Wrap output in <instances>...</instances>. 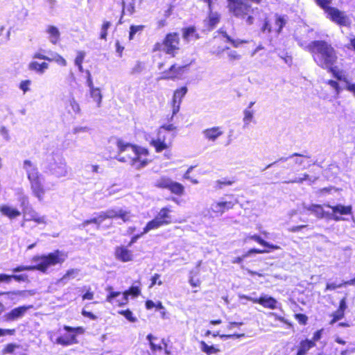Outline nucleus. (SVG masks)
Segmentation results:
<instances>
[{"mask_svg": "<svg viewBox=\"0 0 355 355\" xmlns=\"http://www.w3.org/2000/svg\"><path fill=\"white\" fill-rule=\"evenodd\" d=\"M270 252V250H259V249L253 248V249H250V250H248V252L244 254V257H248L253 253L263 254V253H268Z\"/></svg>", "mask_w": 355, "mask_h": 355, "instance_id": "6e6d98bb", "label": "nucleus"}, {"mask_svg": "<svg viewBox=\"0 0 355 355\" xmlns=\"http://www.w3.org/2000/svg\"><path fill=\"white\" fill-rule=\"evenodd\" d=\"M200 348L202 352H205L207 355L216 354L219 352V349L216 348L214 345H208L205 341L200 343Z\"/></svg>", "mask_w": 355, "mask_h": 355, "instance_id": "4c0bfd02", "label": "nucleus"}, {"mask_svg": "<svg viewBox=\"0 0 355 355\" xmlns=\"http://www.w3.org/2000/svg\"><path fill=\"white\" fill-rule=\"evenodd\" d=\"M335 76L337 78L338 80L340 81H343L345 83V87L348 91V85H354V83H350L348 79L347 78L345 74L343 73L342 71H338L335 73Z\"/></svg>", "mask_w": 355, "mask_h": 355, "instance_id": "79ce46f5", "label": "nucleus"}, {"mask_svg": "<svg viewBox=\"0 0 355 355\" xmlns=\"http://www.w3.org/2000/svg\"><path fill=\"white\" fill-rule=\"evenodd\" d=\"M162 226H163L162 223H161L157 218H155L147 223L146 227L144 228L142 234H146L150 230L158 229Z\"/></svg>", "mask_w": 355, "mask_h": 355, "instance_id": "c9c22d12", "label": "nucleus"}, {"mask_svg": "<svg viewBox=\"0 0 355 355\" xmlns=\"http://www.w3.org/2000/svg\"><path fill=\"white\" fill-rule=\"evenodd\" d=\"M220 18V15L218 12L210 10L207 19L205 20L208 29L214 28L218 24Z\"/></svg>", "mask_w": 355, "mask_h": 355, "instance_id": "cd10ccee", "label": "nucleus"}, {"mask_svg": "<svg viewBox=\"0 0 355 355\" xmlns=\"http://www.w3.org/2000/svg\"><path fill=\"white\" fill-rule=\"evenodd\" d=\"M133 217L132 213L127 209L116 207L114 209H107L105 211H102L98 214L96 216L89 220H85L80 227L84 228L90 223H95L98 225H100L107 218H120L123 222L130 220Z\"/></svg>", "mask_w": 355, "mask_h": 355, "instance_id": "39448f33", "label": "nucleus"}, {"mask_svg": "<svg viewBox=\"0 0 355 355\" xmlns=\"http://www.w3.org/2000/svg\"><path fill=\"white\" fill-rule=\"evenodd\" d=\"M315 346L312 340H305L300 343L297 355H304L311 347Z\"/></svg>", "mask_w": 355, "mask_h": 355, "instance_id": "7c9ffc66", "label": "nucleus"}, {"mask_svg": "<svg viewBox=\"0 0 355 355\" xmlns=\"http://www.w3.org/2000/svg\"><path fill=\"white\" fill-rule=\"evenodd\" d=\"M135 1L131 0V2L126 3L124 0H121L120 3L122 6V15L128 13L132 15L135 11Z\"/></svg>", "mask_w": 355, "mask_h": 355, "instance_id": "58836bf2", "label": "nucleus"}, {"mask_svg": "<svg viewBox=\"0 0 355 355\" xmlns=\"http://www.w3.org/2000/svg\"><path fill=\"white\" fill-rule=\"evenodd\" d=\"M183 37L187 42L194 41L198 37L193 27L186 28L183 32Z\"/></svg>", "mask_w": 355, "mask_h": 355, "instance_id": "e433bc0d", "label": "nucleus"}, {"mask_svg": "<svg viewBox=\"0 0 355 355\" xmlns=\"http://www.w3.org/2000/svg\"><path fill=\"white\" fill-rule=\"evenodd\" d=\"M78 272H79V270L78 269H70L62 277L60 281H64V280H68L70 279H73L77 277V275H78Z\"/></svg>", "mask_w": 355, "mask_h": 355, "instance_id": "c03bdc74", "label": "nucleus"}, {"mask_svg": "<svg viewBox=\"0 0 355 355\" xmlns=\"http://www.w3.org/2000/svg\"><path fill=\"white\" fill-rule=\"evenodd\" d=\"M107 290L109 291V294L106 298L108 302L115 304L118 306H123L128 303V297L127 293L124 292L121 293L120 292L112 291L111 287H109Z\"/></svg>", "mask_w": 355, "mask_h": 355, "instance_id": "a211bd4d", "label": "nucleus"}, {"mask_svg": "<svg viewBox=\"0 0 355 355\" xmlns=\"http://www.w3.org/2000/svg\"><path fill=\"white\" fill-rule=\"evenodd\" d=\"M144 28V26H131L130 28V33H129V40H133L135 35L138 33L141 32Z\"/></svg>", "mask_w": 355, "mask_h": 355, "instance_id": "de8ad7c7", "label": "nucleus"}, {"mask_svg": "<svg viewBox=\"0 0 355 355\" xmlns=\"http://www.w3.org/2000/svg\"><path fill=\"white\" fill-rule=\"evenodd\" d=\"M254 110L250 109H245L243 110V127L247 128L248 125L253 122L254 116Z\"/></svg>", "mask_w": 355, "mask_h": 355, "instance_id": "72a5a7b5", "label": "nucleus"}, {"mask_svg": "<svg viewBox=\"0 0 355 355\" xmlns=\"http://www.w3.org/2000/svg\"><path fill=\"white\" fill-rule=\"evenodd\" d=\"M46 224V217L45 216H41L32 208H26L23 210L21 227L33 229L36 225Z\"/></svg>", "mask_w": 355, "mask_h": 355, "instance_id": "6e6552de", "label": "nucleus"}, {"mask_svg": "<svg viewBox=\"0 0 355 355\" xmlns=\"http://www.w3.org/2000/svg\"><path fill=\"white\" fill-rule=\"evenodd\" d=\"M344 316V311L342 310H337L335 313L334 314V319L332 320V322H335L337 320H340Z\"/></svg>", "mask_w": 355, "mask_h": 355, "instance_id": "69168bd1", "label": "nucleus"}, {"mask_svg": "<svg viewBox=\"0 0 355 355\" xmlns=\"http://www.w3.org/2000/svg\"><path fill=\"white\" fill-rule=\"evenodd\" d=\"M304 207L315 214L318 218H322L324 216L323 207L320 205H304Z\"/></svg>", "mask_w": 355, "mask_h": 355, "instance_id": "473e14b6", "label": "nucleus"}, {"mask_svg": "<svg viewBox=\"0 0 355 355\" xmlns=\"http://www.w3.org/2000/svg\"><path fill=\"white\" fill-rule=\"evenodd\" d=\"M64 329L66 331V333L58 337L56 340L58 344L64 346L76 343V336L84 333V329L81 327H71L65 325L64 326Z\"/></svg>", "mask_w": 355, "mask_h": 355, "instance_id": "9d476101", "label": "nucleus"}, {"mask_svg": "<svg viewBox=\"0 0 355 355\" xmlns=\"http://www.w3.org/2000/svg\"><path fill=\"white\" fill-rule=\"evenodd\" d=\"M67 108L69 112H72L75 114H78L80 113V105L73 96H71L69 98Z\"/></svg>", "mask_w": 355, "mask_h": 355, "instance_id": "2f4dec72", "label": "nucleus"}, {"mask_svg": "<svg viewBox=\"0 0 355 355\" xmlns=\"http://www.w3.org/2000/svg\"><path fill=\"white\" fill-rule=\"evenodd\" d=\"M48 40L53 44H57L60 40V32L55 26L49 25L46 28Z\"/></svg>", "mask_w": 355, "mask_h": 355, "instance_id": "5701e85b", "label": "nucleus"}, {"mask_svg": "<svg viewBox=\"0 0 355 355\" xmlns=\"http://www.w3.org/2000/svg\"><path fill=\"white\" fill-rule=\"evenodd\" d=\"M115 258L122 262H129L133 260L134 254L128 246L120 245L115 248Z\"/></svg>", "mask_w": 355, "mask_h": 355, "instance_id": "6ab92c4d", "label": "nucleus"}, {"mask_svg": "<svg viewBox=\"0 0 355 355\" xmlns=\"http://www.w3.org/2000/svg\"><path fill=\"white\" fill-rule=\"evenodd\" d=\"M155 186L159 189L169 190L172 193L182 196L184 192V187L167 176H161L155 182Z\"/></svg>", "mask_w": 355, "mask_h": 355, "instance_id": "1a4fd4ad", "label": "nucleus"}, {"mask_svg": "<svg viewBox=\"0 0 355 355\" xmlns=\"http://www.w3.org/2000/svg\"><path fill=\"white\" fill-rule=\"evenodd\" d=\"M307 48L315 63L322 68H331L337 59L335 50L326 42L314 41Z\"/></svg>", "mask_w": 355, "mask_h": 355, "instance_id": "f03ea898", "label": "nucleus"}, {"mask_svg": "<svg viewBox=\"0 0 355 355\" xmlns=\"http://www.w3.org/2000/svg\"><path fill=\"white\" fill-rule=\"evenodd\" d=\"M23 168L26 173L33 195L40 202L43 201L46 193L44 185V178L40 173L36 164L31 160L26 159L24 161Z\"/></svg>", "mask_w": 355, "mask_h": 355, "instance_id": "7ed1b4c3", "label": "nucleus"}, {"mask_svg": "<svg viewBox=\"0 0 355 355\" xmlns=\"http://www.w3.org/2000/svg\"><path fill=\"white\" fill-rule=\"evenodd\" d=\"M67 258V254L65 252L58 250L48 254L35 256L32 262L35 263L36 270L46 272L50 268L62 264Z\"/></svg>", "mask_w": 355, "mask_h": 355, "instance_id": "20e7f679", "label": "nucleus"}, {"mask_svg": "<svg viewBox=\"0 0 355 355\" xmlns=\"http://www.w3.org/2000/svg\"><path fill=\"white\" fill-rule=\"evenodd\" d=\"M248 240H253L260 244L262 246L267 247L271 250H279L280 247L277 245L271 244L267 242L266 240L262 239L259 235L257 234H248L244 239V242H248Z\"/></svg>", "mask_w": 355, "mask_h": 355, "instance_id": "393cba45", "label": "nucleus"}, {"mask_svg": "<svg viewBox=\"0 0 355 355\" xmlns=\"http://www.w3.org/2000/svg\"><path fill=\"white\" fill-rule=\"evenodd\" d=\"M31 81L29 80H22L19 84V89L23 92L24 94L26 93L30 90V86Z\"/></svg>", "mask_w": 355, "mask_h": 355, "instance_id": "8fccbe9b", "label": "nucleus"}, {"mask_svg": "<svg viewBox=\"0 0 355 355\" xmlns=\"http://www.w3.org/2000/svg\"><path fill=\"white\" fill-rule=\"evenodd\" d=\"M168 132H165L164 129H159L157 137L152 139L150 144L155 147L156 152L159 153L168 148L169 144L166 141Z\"/></svg>", "mask_w": 355, "mask_h": 355, "instance_id": "2eb2a0df", "label": "nucleus"}, {"mask_svg": "<svg viewBox=\"0 0 355 355\" xmlns=\"http://www.w3.org/2000/svg\"><path fill=\"white\" fill-rule=\"evenodd\" d=\"M202 134L205 140L215 142L223 135L224 129L222 126H213L203 130Z\"/></svg>", "mask_w": 355, "mask_h": 355, "instance_id": "f3484780", "label": "nucleus"}, {"mask_svg": "<svg viewBox=\"0 0 355 355\" xmlns=\"http://www.w3.org/2000/svg\"><path fill=\"white\" fill-rule=\"evenodd\" d=\"M316 178H311L309 175L307 174H304L302 175V177H299V178H296L295 179L291 180V181H289L288 182H291V183H302L303 181L304 180H308L310 183H313L315 181Z\"/></svg>", "mask_w": 355, "mask_h": 355, "instance_id": "37998d69", "label": "nucleus"}, {"mask_svg": "<svg viewBox=\"0 0 355 355\" xmlns=\"http://www.w3.org/2000/svg\"><path fill=\"white\" fill-rule=\"evenodd\" d=\"M119 313L123 315L128 321L135 322L137 321V318L133 315V313L129 309L119 311Z\"/></svg>", "mask_w": 355, "mask_h": 355, "instance_id": "a18cd8bd", "label": "nucleus"}, {"mask_svg": "<svg viewBox=\"0 0 355 355\" xmlns=\"http://www.w3.org/2000/svg\"><path fill=\"white\" fill-rule=\"evenodd\" d=\"M279 56L284 60V62L290 65L292 62V58L287 52H279L278 53Z\"/></svg>", "mask_w": 355, "mask_h": 355, "instance_id": "864d4df0", "label": "nucleus"}, {"mask_svg": "<svg viewBox=\"0 0 355 355\" xmlns=\"http://www.w3.org/2000/svg\"><path fill=\"white\" fill-rule=\"evenodd\" d=\"M343 286V284H336V283H327L326 285L325 291H332L335 290L338 288H341Z\"/></svg>", "mask_w": 355, "mask_h": 355, "instance_id": "e2e57ef3", "label": "nucleus"}, {"mask_svg": "<svg viewBox=\"0 0 355 355\" xmlns=\"http://www.w3.org/2000/svg\"><path fill=\"white\" fill-rule=\"evenodd\" d=\"M49 62H55L58 65L65 67L67 64V60L60 54L54 53L51 54V56L49 58Z\"/></svg>", "mask_w": 355, "mask_h": 355, "instance_id": "ea45409f", "label": "nucleus"}, {"mask_svg": "<svg viewBox=\"0 0 355 355\" xmlns=\"http://www.w3.org/2000/svg\"><path fill=\"white\" fill-rule=\"evenodd\" d=\"M324 12L328 19L339 26H349L352 23L349 16L336 8H327Z\"/></svg>", "mask_w": 355, "mask_h": 355, "instance_id": "9b49d317", "label": "nucleus"}, {"mask_svg": "<svg viewBox=\"0 0 355 355\" xmlns=\"http://www.w3.org/2000/svg\"><path fill=\"white\" fill-rule=\"evenodd\" d=\"M318 5L320 6V7L324 10V11H326V9L327 8H331V6H329V5L331 3V0H316Z\"/></svg>", "mask_w": 355, "mask_h": 355, "instance_id": "680f3d73", "label": "nucleus"}, {"mask_svg": "<svg viewBox=\"0 0 355 355\" xmlns=\"http://www.w3.org/2000/svg\"><path fill=\"white\" fill-rule=\"evenodd\" d=\"M147 340L150 343V349L153 351L161 350L164 345L166 347V344L164 343V340H159V338L154 337L152 334L147 336Z\"/></svg>", "mask_w": 355, "mask_h": 355, "instance_id": "c85d7f7f", "label": "nucleus"}, {"mask_svg": "<svg viewBox=\"0 0 355 355\" xmlns=\"http://www.w3.org/2000/svg\"><path fill=\"white\" fill-rule=\"evenodd\" d=\"M228 58L230 60H239L241 58V55L236 51H230L228 52Z\"/></svg>", "mask_w": 355, "mask_h": 355, "instance_id": "774afa93", "label": "nucleus"}, {"mask_svg": "<svg viewBox=\"0 0 355 355\" xmlns=\"http://www.w3.org/2000/svg\"><path fill=\"white\" fill-rule=\"evenodd\" d=\"M89 94L93 101L96 103L97 107H101L103 95L100 88L92 87V89H89Z\"/></svg>", "mask_w": 355, "mask_h": 355, "instance_id": "c756f323", "label": "nucleus"}, {"mask_svg": "<svg viewBox=\"0 0 355 355\" xmlns=\"http://www.w3.org/2000/svg\"><path fill=\"white\" fill-rule=\"evenodd\" d=\"M24 270H35V266H19L12 269V272H19Z\"/></svg>", "mask_w": 355, "mask_h": 355, "instance_id": "603ef678", "label": "nucleus"}, {"mask_svg": "<svg viewBox=\"0 0 355 355\" xmlns=\"http://www.w3.org/2000/svg\"><path fill=\"white\" fill-rule=\"evenodd\" d=\"M111 23L107 21H103L101 31V38L103 40H106L107 35V30L110 28Z\"/></svg>", "mask_w": 355, "mask_h": 355, "instance_id": "49530a36", "label": "nucleus"}, {"mask_svg": "<svg viewBox=\"0 0 355 355\" xmlns=\"http://www.w3.org/2000/svg\"><path fill=\"white\" fill-rule=\"evenodd\" d=\"M171 210L168 207H163L160 209L155 218H157L163 225H168L171 222L170 212Z\"/></svg>", "mask_w": 355, "mask_h": 355, "instance_id": "a878e982", "label": "nucleus"}, {"mask_svg": "<svg viewBox=\"0 0 355 355\" xmlns=\"http://www.w3.org/2000/svg\"><path fill=\"white\" fill-rule=\"evenodd\" d=\"M187 92V87H182L174 92L171 101L172 117L179 112L182 99Z\"/></svg>", "mask_w": 355, "mask_h": 355, "instance_id": "dca6fc26", "label": "nucleus"}, {"mask_svg": "<svg viewBox=\"0 0 355 355\" xmlns=\"http://www.w3.org/2000/svg\"><path fill=\"white\" fill-rule=\"evenodd\" d=\"M15 333V329H0V337L5 336L7 335H14Z\"/></svg>", "mask_w": 355, "mask_h": 355, "instance_id": "0e129e2a", "label": "nucleus"}, {"mask_svg": "<svg viewBox=\"0 0 355 355\" xmlns=\"http://www.w3.org/2000/svg\"><path fill=\"white\" fill-rule=\"evenodd\" d=\"M340 173L339 167L336 164H331L326 170V176L328 178H334Z\"/></svg>", "mask_w": 355, "mask_h": 355, "instance_id": "a19ab883", "label": "nucleus"}, {"mask_svg": "<svg viewBox=\"0 0 355 355\" xmlns=\"http://www.w3.org/2000/svg\"><path fill=\"white\" fill-rule=\"evenodd\" d=\"M46 171L56 178L67 175L68 169L65 159L60 155H52L47 159Z\"/></svg>", "mask_w": 355, "mask_h": 355, "instance_id": "423d86ee", "label": "nucleus"}, {"mask_svg": "<svg viewBox=\"0 0 355 355\" xmlns=\"http://www.w3.org/2000/svg\"><path fill=\"white\" fill-rule=\"evenodd\" d=\"M116 146L118 153L114 158L120 162L128 163L137 170L146 167L150 162L149 151L144 147L121 140L117 141Z\"/></svg>", "mask_w": 355, "mask_h": 355, "instance_id": "f257e3e1", "label": "nucleus"}, {"mask_svg": "<svg viewBox=\"0 0 355 355\" xmlns=\"http://www.w3.org/2000/svg\"><path fill=\"white\" fill-rule=\"evenodd\" d=\"M28 69L42 75L49 69V64L44 62L40 63L37 61H32L28 64Z\"/></svg>", "mask_w": 355, "mask_h": 355, "instance_id": "bb28decb", "label": "nucleus"}, {"mask_svg": "<svg viewBox=\"0 0 355 355\" xmlns=\"http://www.w3.org/2000/svg\"><path fill=\"white\" fill-rule=\"evenodd\" d=\"M286 24V19L284 16H275V23L273 26H271L268 21H265L263 26L261 28L263 32H267L268 33L275 32L279 34L282 28Z\"/></svg>", "mask_w": 355, "mask_h": 355, "instance_id": "4468645a", "label": "nucleus"}, {"mask_svg": "<svg viewBox=\"0 0 355 355\" xmlns=\"http://www.w3.org/2000/svg\"><path fill=\"white\" fill-rule=\"evenodd\" d=\"M18 347V345L15 344H8L6 346V347L3 350V354H11L14 352V350Z\"/></svg>", "mask_w": 355, "mask_h": 355, "instance_id": "13d9d810", "label": "nucleus"}, {"mask_svg": "<svg viewBox=\"0 0 355 355\" xmlns=\"http://www.w3.org/2000/svg\"><path fill=\"white\" fill-rule=\"evenodd\" d=\"M237 203V200H227L222 198L218 201L214 202L210 207V211L216 216H221L225 211L232 209Z\"/></svg>", "mask_w": 355, "mask_h": 355, "instance_id": "ddd939ff", "label": "nucleus"}, {"mask_svg": "<svg viewBox=\"0 0 355 355\" xmlns=\"http://www.w3.org/2000/svg\"><path fill=\"white\" fill-rule=\"evenodd\" d=\"M89 128L87 126H76L73 128L72 132L74 135L87 132Z\"/></svg>", "mask_w": 355, "mask_h": 355, "instance_id": "4d7b16f0", "label": "nucleus"}, {"mask_svg": "<svg viewBox=\"0 0 355 355\" xmlns=\"http://www.w3.org/2000/svg\"><path fill=\"white\" fill-rule=\"evenodd\" d=\"M26 277H27L24 275H7L5 274H0V282H10L11 279L17 282H24L26 280Z\"/></svg>", "mask_w": 355, "mask_h": 355, "instance_id": "f704fd0d", "label": "nucleus"}, {"mask_svg": "<svg viewBox=\"0 0 355 355\" xmlns=\"http://www.w3.org/2000/svg\"><path fill=\"white\" fill-rule=\"evenodd\" d=\"M179 36L176 33L168 34L162 42L155 44V51H162L167 54L174 56L179 49Z\"/></svg>", "mask_w": 355, "mask_h": 355, "instance_id": "0eeeda50", "label": "nucleus"}, {"mask_svg": "<svg viewBox=\"0 0 355 355\" xmlns=\"http://www.w3.org/2000/svg\"><path fill=\"white\" fill-rule=\"evenodd\" d=\"M0 212L10 219H14L21 215L19 209L9 205H0Z\"/></svg>", "mask_w": 355, "mask_h": 355, "instance_id": "b1692460", "label": "nucleus"}, {"mask_svg": "<svg viewBox=\"0 0 355 355\" xmlns=\"http://www.w3.org/2000/svg\"><path fill=\"white\" fill-rule=\"evenodd\" d=\"M32 306H21L12 309L10 312L3 315L4 320L7 322L17 320L24 316Z\"/></svg>", "mask_w": 355, "mask_h": 355, "instance_id": "aec40b11", "label": "nucleus"}, {"mask_svg": "<svg viewBox=\"0 0 355 355\" xmlns=\"http://www.w3.org/2000/svg\"><path fill=\"white\" fill-rule=\"evenodd\" d=\"M127 293V296L132 295L134 297L138 296L140 293V290L137 286H132L129 290L124 292Z\"/></svg>", "mask_w": 355, "mask_h": 355, "instance_id": "5fc2aeb1", "label": "nucleus"}, {"mask_svg": "<svg viewBox=\"0 0 355 355\" xmlns=\"http://www.w3.org/2000/svg\"><path fill=\"white\" fill-rule=\"evenodd\" d=\"M239 298L240 300H247L252 301L254 303H258L264 308L270 309H275L280 307V304L275 298L265 294H262L259 298L251 297L245 295L239 294Z\"/></svg>", "mask_w": 355, "mask_h": 355, "instance_id": "f8f14e48", "label": "nucleus"}, {"mask_svg": "<svg viewBox=\"0 0 355 355\" xmlns=\"http://www.w3.org/2000/svg\"><path fill=\"white\" fill-rule=\"evenodd\" d=\"M234 181L226 179L220 180L216 182V187L219 189H222L223 185H232Z\"/></svg>", "mask_w": 355, "mask_h": 355, "instance_id": "bf43d9fd", "label": "nucleus"}, {"mask_svg": "<svg viewBox=\"0 0 355 355\" xmlns=\"http://www.w3.org/2000/svg\"><path fill=\"white\" fill-rule=\"evenodd\" d=\"M85 57V53L84 51H78L76 57L74 60L75 65H80V64H83Z\"/></svg>", "mask_w": 355, "mask_h": 355, "instance_id": "3c124183", "label": "nucleus"}, {"mask_svg": "<svg viewBox=\"0 0 355 355\" xmlns=\"http://www.w3.org/2000/svg\"><path fill=\"white\" fill-rule=\"evenodd\" d=\"M221 33L223 34V37H226L227 41L230 42L234 47H238V46H239L240 44H241L245 42L244 41H242V40H232L226 33V32H223V31H221Z\"/></svg>", "mask_w": 355, "mask_h": 355, "instance_id": "09e8293b", "label": "nucleus"}, {"mask_svg": "<svg viewBox=\"0 0 355 355\" xmlns=\"http://www.w3.org/2000/svg\"><path fill=\"white\" fill-rule=\"evenodd\" d=\"M295 318L297 320V321L302 324H305L307 321V317L304 314H296Z\"/></svg>", "mask_w": 355, "mask_h": 355, "instance_id": "338daca9", "label": "nucleus"}, {"mask_svg": "<svg viewBox=\"0 0 355 355\" xmlns=\"http://www.w3.org/2000/svg\"><path fill=\"white\" fill-rule=\"evenodd\" d=\"M328 207L331 208L332 210V212L334 214L333 218L336 220L339 221L341 220H343V218L337 214L340 215H348L352 214V206H344L343 205H337L336 206H330L327 205Z\"/></svg>", "mask_w": 355, "mask_h": 355, "instance_id": "4be33fe9", "label": "nucleus"}, {"mask_svg": "<svg viewBox=\"0 0 355 355\" xmlns=\"http://www.w3.org/2000/svg\"><path fill=\"white\" fill-rule=\"evenodd\" d=\"M333 191L336 192L338 189L333 187L322 188L320 189L321 196L331 193Z\"/></svg>", "mask_w": 355, "mask_h": 355, "instance_id": "052dcab7", "label": "nucleus"}, {"mask_svg": "<svg viewBox=\"0 0 355 355\" xmlns=\"http://www.w3.org/2000/svg\"><path fill=\"white\" fill-rule=\"evenodd\" d=\"M186 69V66L172 65L168 71H164L161 77L162 79H175L180 78Z\"/></svg>", "mask_w": 355, "mask_h": 355, "instance_id": "412c9836", "label": "nucleus"}]
</instances>
